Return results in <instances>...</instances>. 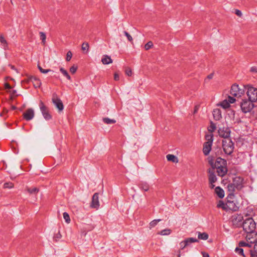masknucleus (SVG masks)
<instances>
[{
    "label": "nucleus",
    "instance_id": "1",
    "mask_svg": "<svg viewBox=\"0 0 257 257\" xmlns=\"http://www.w3.org/2000/svg\"><path fill=\"white\" fill-rule=\"evenodd\" d=\"M242 226L245 232H249L255 230L256 224L252 218L248 217L243 220Z\"/></svg>",
    "mask_w": 257,
    "mask_h": 257
},
{
    "label": "nucleus",
    "instance_id": "2",
    "mask_svg": "<svg viewBox=\"0 0 257 257\" xmlns=\"http://www.w3.org/2000/svg\"><path fill=\"white\" fill-rule=\"evenodd\" d=\"M222 148L224 153L227 155H231L234 150V143L230 138H226L222 140Z\"/></svg>",
    "mask_w": 257,
    "mask_h": 257
},
{
    "label": "nucleus",
    "instance_id": "3",
    "mask_svg": "<svg viewBox=\"0 0 257 257\" xmlns=\"http://www.w3.org/2000/svg\"><path fill=\"white\" fill-rule=\"evenodd\" d=\"M208 160L209 164L211 166L213 169L216 167H222L227 165L226 161L220 157H218L214 161L212 157H209Z\"/></svg>",
    "mask_w": 257,
    "mask_h": 257
},
{
    "label": "nucleus",
    "instance_id": "4",
    "mask_svg": "<svg viewBox=\"0 0 257 257\" xmlns=\"http://www.w3.org/2000/svg\"><path fill=\"white\" fill-rule=\"evenodd\" d=\"M253 101L250 100L243 99L240 103V107L243 112H250L254 107Z\"/></svg>",
    "mask_w": 257,
    "mask_h": 257
},
{
    "label": "nucleus",
    "instance_id": "5",
    "mask_svg": "<svg viewBox=\"0 0 257 257\" xmlns=\"http://www.w3.org/2000/svg\"><path fill=\"white\" fill-rule=\"evenodd\" d=\"M245 88L247 90L246 94L248 97V99L253 102L256 101L257 88L250 85H247Z\"/></svg>",
    "mask_w": 257,
    "mask_h": 257
},
{
    "label": "nucleus",
    "instance_id": "6",
    "mask_svg": "<svg viewBox=\"0 0 257 257\" xmlns=\"http://www.w3.org/2000/svg\"><path fill=\"white\" fill-rule=\"evenodd\" d=\"M230 93L234 97H240L244 94V90L239 88L238 85L234 84L231 87Z\"/></svg>",
    "mask_w": 257,
    "mask_h": 257
},
{
    "label": "nucleus",
    "instance_id": "7",
    "mask_svg": "<svg viewBox=\"0 0 257 257\" xmlns=\"http://www.w3.org/2000/svg\"><path fill=\"white\" fill-rule=\"evenodd\" d=\"M39 107L44 118L47 120L51 119L52 116L49 113V109L43 101H40Z\"/></svg>",
    "mask_w": 257,
    "mask_h": 257
},
{
    "label": "nucleus",
    "instance_id": "8",
    "mask_svg": "<svg viewBox=\"0 0 257 257\" xmlns=\"http://www.w3.org/2000/svg\"><path fill=\"white\" fill-rule=\"evenodd\" d=\"M243 220L241 214H235L232 216V224L236 227L242 226Z\"/></svg>",
    "mask_w": 257,
    "mask_h": 257
},
{
    "label": "nucleus",
    "instance_id": "9",
    "mask_svg": "<svg viewBox=\"0 0 257 257\" xmlns=\"http://www.w3.org/2000/svg\"><path fill=\"white\" fill-rule=\"evenodd\" d=\"M246 233L245 238L246 241L250 243L252 245L253 244H255L257 242V232L254 230Z\"/></svg>",
    "mask_w": 257,
    "mask_h": 257
},
{
    "label": "nucleus",
    "instance_id": "10",
    "mask_svg": "<svg viewBox=\"0 0 257 257\" xmlns=\"http://www.w3.org/2000/svg\"><path fill=\"white\" fill-rule=\"evenodd\" d=\"M219 136L224 139L230 138V130L228 127L222 126L219 127L218 130Z\"/></svg>",
    "mask_w": 257,
    "mask_h": 257
},
{
    "label": "nucleus",
    "instance_id": "11",
    "mask_svg": "<svg viewBox=\"0 0 257 257\" xmlns=\"http://www.w3.org/2000/svg\"><path fill=\"white\" fill-rule=\"evenodd\" d=\"M208 173L209 174L208 179L210 184V188L213 189L215 187L214 183L217 181V177L215 174L214 169H209Z\"/></svg>",
    "mask_w": 257,
    "mask_h": 257
},
{
    "label": "nucleus",
    "instance_id": "12",
    "mask_svg": "<svg viewBox=\"0 0 257 257\" xmlns=\"http://www.w3.org/2000/svg\"><path fill=\"white\" fill-rule=\"evenodd\" d=\"M232 183L235 186L237 190H241L243 187V179L239 176L234 177Z\"/></svg>",
    "mask_w": 257,
    "mask_h": 257
},
{
    "label": "nucleus",
    "instance_id": "13",
    "mask_svg": "<svg viewBox=\"0 0 257 257\" xmlns=\"http://www.w3.org/2000/svg\"><path fill=\"white\" fill-rule=\"evenodd\" d=\"M226 210H231L235 211L238 209V204L235 201H226Z\"/></svg>",
    "mask_w": 257,
    "mask_h": 257
},
{
    "label": "nucleus",
    "instance_id": "14",
    "mask_svg": "<svg viewBox=\"0 0 257 257\" xmlns=\"http://www.w3.org/2000/svg\"><path fill=\"white\" fill-rule=\"evenodd\" d=\"M198 240L195 238L190 237L187 238L184 241H181L180 243V246L181 249H183L187 246L189 245L190 243L193 242H198Z\"/></svg>",
    "mask_w": 257,
    "mask_h": 257
},
{
    "label": "nucleus",
    "instance_id": "15",
    "mask_svg": "<svg viewBox=\"0 0 257 257\" xmlns=\"http://www.w3.org/2000/svg\"><path fill=\"white\" fill-rule=\"evenodd\" d=\"M52 102L59 111H62L64 109V106L61 99L56 96H53Z\"/></svg>",
    "mask_w": 257,
    "mask_h": 257
},
{
    "label": "nucleus",
    "instance_id": "16",
    "mask_svg": "<svg viewBox=\"0 0 257 257\" xmlns=\"http://www.w3.org/2000/svg\"><path fill=\"white\" fill-rule=\"evenodd\" d=\"M24 118L26 120H30L34 117V110L33 108H28L23 113Z\"/></svg>",
    "mask_w": 257,
    "mask_h": 257
},
{
    "label": "nucleus",
    "instance_id": "17",
    "mask_svg": "<svg viewBox=\"0 0 257 257\" xmlns=\"http://www.w3.org/2000/svg\"><path fill=\"white\" fill-rule=\"evenodd\" d=\"M99 206V202L98 199V194L95 193L92 198V202L91 207L97 209Z\"/></svg>",
    "mask_w": 257,
    "mask_h": 257
},
{
    "label": "nucleus",
    "instance_id": "18",
    "mask_svg": "<svg viewBox=\"0 0 257 257\" xmlns=\"http://www.w3.org/2000/svg\"><path fill=\"white\" fill-rule=\"evenodd\" d=\"M212 145L209 142H205L203 144V153L205 156L209 155L211 150Z\"/></svg>",
    "mask_w": 257,
    "mask_h": 257
},
{
    "label": "nucleus",
    "instance_id": "19",
    "mask_svg": "<svg viewBox=\"0 0 257 257\" xmlns=\"http://www.w3.org/2000/svg\"><path fill=\"white\" fill-rule=\"evenodd\" d=\"M216 172L219 176L223 177L227 172V168L226 166L222 167H216Z\"/></svg>",
    "mask_w": 257,
    "mask_h": 257
},
{
    "label": "nucleus",
    "instance_id": "20",
    "mask_svg": "<svg viewBox=\"0 0 257 257\" xmlns=\"http://www.w3.org/2000/svg\"><path fill=\"white\" fill-rule=\"evenodd\" d=\"M29 80L33 83L34 86L36 88L40 87L41 85L40 80L35 76H31L29 78Z\"/></svg>",
    "mask_w": 257,
    "mask_h": 257
},
{
    "label": "nucleus",
    "instance_id": "21",
    "mask_svg": "<svg viewBox=\"0 0 257 257\" xmlns=\"http://www.w3.org/2000/svg\"><path fill=\"white\" fill-rule=\"evenodd\" d=\"M213 115L214 118L216 120H219L222 118L221 111L218 108L214 109L213 111Z\"/></svg>",
    "mask_w": 257,
    "mask_h": 257
},
{
    "label": "nucleus",
    "instance_id": "22",
    "mask_svg": "<svg viewBox=\"0 0 257 257\" xmlns=\"http://www.w3.org/2000/svg\"><path fill=\"white\" fill-rule=\"evenodd\" d=\"M101 62L104 65H108L112 63V60L110 56L105 55H103Z\"/></svg>",
    "mask_w": 257,
    "mask_h": 257
},
{
    "label": "nucleus",
    "instance_id": "23",
    "mask_svg": "<svg viewBox=\"0 0 257 257\" xmlns=\"http://www.w3.org/2000/svg\"><path fill=\"white\" fill-rule=\"evenodd\" d=\"M26 191H27L30 195H36L39 191V189L37 187L30 188L27 187L26 188Z\"/></svg>",
    "mask_w": 257,
    "mask_h": 257
},
{
    "label": "nucleus",
    "instance_id": "24",
    "mask_svg": "<svg viewBox=\"0 0 257 257\" xmlns=\"http://www.w3.org/2000/svg\"><path fill=\"white\" fill-rule=\"evenodd\" d=\"M215 191L217 196L220 198H222L224 196V190L220 187H216L215 189Z\"/></svg>",
    "mask_w": 257,
    "mask_h": 257
},
{
    "label": "nucleus",
    "instance_id": "25",
    "mask_svg": "<svg viewBox=\"0 0 257 257\" xmlns=\"http://www.w3.org/2000/svg\"><path fill=\"white\" fill-rule=\"evenodd\" d=\"M227 189L229 193L233 194L237 190L235 186L232 182L227 185Z\"/></svg>",
    "mask_w": 257,
    "mask_h": 257
},
{
    "label": "nucleus",
    "instance_id": "26",
    "mask_svg": "<svg viewBox=\"0 0 257 257\" xmlns=\"http://www.w3.org/2000/svg\"><path fill=\"white\" fill-rule=\"evenodd\" d=\"M218 106H220L224 109L228 108L230 107V105L227 100L224 99L219 103L217 104Z\"/></svg>",
    "mask_w": 257,
    "mask_h": 257
},
{
    "label": "nucleus",
    "instance_id": "27",
    "mask_svg": "<svg viewBox=\"0 0 257 257\" xmlns=\"http://www.w3.org/2000/svg\"><path fill=\"white\" fill-rule=\"evenodd\" d=\"M138 186L141 190L145 191H148L149 189V185L146 182H141Z\"/></svg>",
    "mask_w": 257,
    "mask_h": 257
},
{
    "label": "nucleus",
    "instance_id": "28",
    "mask_svg": "<svg viewBox=\"0 0 257 257\" xmlns=\"http://www.w3.org/2000/svg\"><path fill=\"white\" fill-rule=\"evenodd\" d=\"M167 159L168 161H171L173 163H178V159L176 156L172 154H168L166 156Z\"/></svg>",
    "mask_w": 257,
    "mask_h": 257
},
{
    "label": "nucleus",
    "instance_id": "29",
    "mask_svg": "<svg viewBox=\"0 0 257 257\" xmlns=\"http://www.w3.org/2000/svg\"><path fill=\"white\" fill-rule=\"evenodd\" d=\"M198 238L199 239L207 240L208 238V234L206 232H198Z\"/></svg>",
    "mask_w": 257,
    "mask_h": 257
},
{
    "label": "nucleus",
    "instance_id": "30",
    "mask_svg": "<svg viewBox=\"0 0 257 257\" xmlns=\"http://www.w3.org/2000/svg\"><path fill=\"white\" fill-rule=\"evenodd\" d=\"M0 42L4 49L5 50L7 49L8 48V43L3 35L0 36Z\"/></svg>",
    "mask_w": 257,
    "mask_h": 257
},
{
    "label": "nucleus",
    "instance_id": "31",
    "mask_svg": "<svg viewBox=\"0 0 257 257\" xmlns=\"http://www.w3.org/2000/svg\"><path fill=\"white\" fill-rule=\"evenodd\" d=\"M103 121L106 124H112L116 122V120L113 119H110L108 117H104L102 119Z\"/></svg>",
    "mask_w": 257,
    "mask_h": 257
},
{
    "label": "nucleus",
    "instance_id": "32",
    "mask_svg": "<svg viewBox=\"0 0 257 257\" xmlns=\"http://www.w3.org/2000/svg\"><path fill=\"white\" fill-rule=\"evenodd\" d=\"M205 139L207 141L206 142H209L211 144H212L213 141V135L212 134H207L205 135Z\"/></svg>",
    "mask_w": 257,
    "mask_h": 257
},
{
    "label": "nucleus",
    "instance_id": "33",
    "mask_svg": "<svg viewBox=\"0 0 257 257\" xmlns=\"http://www.w3.org/2000/svg\"><path fill=\"white\" fill-rule=\"evenodd\" d=\"M60 71L63 74V75L65 76L68 80L71 79L70 76L69 75L67 71L66 70H65L63 68H60Z\"/></svg>",
    "mask_w": 257,
    "mask_h": 257
},
{
    "label": "nucleus",
    "instance_id": "34",
    "mask_svg": "<svg viewBox=\"0 0 257 257\" xmlns=\"http://www.w3.org/2000/svg\"><path fill=\"white\" fill-rule=\"evenodd\" d=\"M238 245L239 247L246 246V247H250L252 246V245L250 243H249L248 242H246L243 241H240L238 243Z\"/></svg>",
    "mask_w": 257,
    "mask_h": 257
},
{
    "label": "nucleus",
    "instance_id": "35",
    "mask_svg": "<svg viewBox=\"0 0 257 257\" xmlns=\"http://www.w3.org/2000/svg\"><path fill=\"white\" fill-rule=\"evenodd\" d=\"M216 128L215 124L211 122L210 126L208 127V130L211 133H213Z\"/></svg>",
    "mask_w": 257,
    "mask_h": 257
},
{
    "label": "nucleus",
    "instance_id": "36",
    "mask_svg": "<svg viewBox=\"0 0 257 257\" xmlns=\"http://www.w3.org/2000/svg\"><path fill=\"white\" fill-rule=\"evenodd\" d=\"M39 34H40V39L42 40V43H43V45H45L46 43V35L43 32H40Z\"/></svg>",
    "mask_w": 257,
    "mask_h": 257
},
{
    "label": "nucleus",
    "instance_id": "37",
    "mask_svg": "<svg viewBox=\"0 0 257 257\" xmlns=\"http://www.w3.org/2000/svg\"><path fill=\"white\" fill-rule=\"evenodd\" d=\"M171 230L169 229H165L160 231L159 233L160 234L162 235H169L171 233Z\"/></svg>",
    "mask_w": 257,
    "mask_h": 257
},
{
    "label": "nucleus",
    "instance_id": "38",
    "mask_svg": "<svg viewBox=\"0 0 257 257\" xmlns=\"http://www.w3.org/2000/svg\"><path fill=\"white\" fill-rule=\"evenodd\" d=\"M226 203H224L222 201H221V200H220L218 202V204L217 205V207L218 208H222L224 210H226Z\"/></svg>",
    "mask_w": 257,
    "mask_h": 257
},
{
    "label": "nucleus",
    "instance_id": "39",
    "mask_svg": "<svg viewBox=\"0 0 257 257\" xmlns=\"http://www.w3.org/2000/svg\"><path fill=\"white\" fill-rule=\"evenodd\" d=\"M235 251L238 254L245 256V255L243 253V249L242 248L237 247L235 249Z\"/></svg>",
    "mask_w": 257,
    "mask_h": 257
},
{
    "label": "nucleus",
    "instance_id": "40",
    "mask_svg": "<svg viewBox=\"0 0 257 257\" xmlns=\"http://www.w3.org/2000/svg\"><path fill=\"white\" fill-rule=\"evenodd\" d=\"M38 68L39 70H40V71L41 73H44V74H46L49 72L52 71V70L49 69H43L42 67L39 64H38Z\"/></svg>",
    "mask_w": 257,
    "mask_h": 257
},
{
    "label": "nucleus",
    "instance_id": "41",
    "mask_svg": "<svg viewBox=\"0 0 257 257\" xmlns=\"http://www.w3.org/2000/svg\"><path fill=\"white\" fill-rule=\"evenodd\" d=\"M14 186V184L12 182H6L4 184V188L5 189H12Z\"/></svg>",
    "mask_w": 257,
    "mask_h": 257
},
{
    "label": "nucleus",
    "instance_id": "42",
    "mask_svg": "<svg viewBox=\"0 0 257 257\" xmlns=\"http://www.w3.org/2000/svg\"><path fill=\"white\" fill-rule=\"evenodd\" d=\"M63 218L65 221L67 223H69L70 222V219L69 214L67 212H64L63 214Z\"/></svg>",
    "mask_w": 257,
    "mask_h": 257
},
{
    "label": "nucleus",
    "instance_id": "43",
    "mask_svg": "<svg viewBox=\"0 0 257 257\" xmlns=\"http://www.w3.org/2000/svg\"><path fill=\"white\" fill-rule=\"evenodd\" d=\"M226 199H227V201H235V200H236L234 198V195L233 193H229Z\"/></svg>",
    "mask_w": 257,
    "mask_h": 257
},
{
    "label": "nucleus",
    "instance_id": "44",
    "mask_svg": "<svg viewBox=\"0 0 257 257\" xmlns=\"http://www.w3.org/2000/svg\"><path fill=\"white\" fill-rule=\"evenodd\" d=\"M161 220L160 219H155L153 221H152L150 223V226L151 227H155L157 224V223L160 222Z\"/></svg>",
    "mask_w": 257,
    "mask_h": 257
},
{
    "label": "nucleus",
    "instance_id": "45",
    "mask_svg": "<svg viewBox=\"0 0 257 257\" xmlns=\"http://www.w3.org/2000/svg\"><path fill=\"white\" fill-rule=\"evenodd\" d=\"M123 33L124 35L126 37L128 41H129L130 42L133 43V39L132 37L131 36V35L127 33L126 31H124Z\"/></svg>",
    "mask_w": 257,
    "mask_h": 257
},
{
    "label": "nucleus",
    "instance_id": "46",
    "mask_svg": "<svg viewBox=\"0 0 257 257\" xmlns=\"http://www.w3.org/2000/svg\"><path fill=\"white\" fill-rule=\"evenodd\" d=\"M153 46V42L152 41L148 42L145 45V49L146 50H148L151 48H152Z\"/></svg>",
    "mask_w": 257,
    "mask_h": 257
},
{
    "label": "nucleus",
    "instance_id": "47",
    "mask_svg": "<svg viewBox=\"0 0 257 257\" xmlns=\"http://www.w3.org/2000/svg\"><path fill=\"white\" fill-rule=\"evenodd\" d=\"M72 57V53L70 51H69L66 55V60L67 61H69Z\"/></svg>",
    "mask_w": 257,
    "mask_h": 257
},
{
    "label": "nucleus",
    "instance_id": "48",
    "mask_svg": "<svg viewBox=\"0 0 257 257\" xmlns=\"http://www.w3.org/2000/svg\"><path fill=\"white\" fill-rule=\"evenodd\" d=\"M89 49V45L88 43H83L82 45V50L83 51L86 50L87 51Z\"/></svg>",
    "mask_w": 257,
    "mask_h": 257
},
{
    "label": "nucleus",
    "instance_id": "49",
    "mask_svg": "<svg viewBox=\"0 0 257 257\" xmlns=\"http://www.w3.org/2000/svg\"><path fill=\"white\" fill-rule=\"evenodd\" d=\"M226 99L227 100V101H228V102L230 104V103H234L236 100L234 97L230 96H228L227 99Z\"/></svg>",
    "mask_w": 257,
    "mask_h": 257
},
{
    "label": "nucleus",
    "instance_id": "50",
    "mask_svg": "<svg viewBox=\"0 0 257 257\" xmlns=\"http://www.w3.org/2000/svg\"><path fill=\"white\" fill-rule=\"evenodd\" d=\"M77 69V67L75 65H73L70 68V71L71 73L74 74L76 72Z\"/></svg>",
    "mask_w": 257,
    "mask_h": 257
},
{
    "label": "nucleus",
    "instance_id": "51",
    "mask_svg": "<svg viewBox=\"0 0 257 257\" xmlns=\"http://www.w3.org/2000/svg\"><path fill=\"white\" fill-rule=\"evenodd\" d=\"M235 14L238 17H241L242 15V12L237 9L235 10Z\"/></svg>",
    "mask_w": 257,
    "mask_h": 257
},
{
    "label": "nucleus",
    "instance_id": "52",
    "mask_svg": "<svg viewBox=\"0 0 257 257\" xmlns=\"http://www.w3.org/2000/svg\"><path fill=\"white\" fill-rule=\"evenodd\" d=\"M125 74L128 76H130L132 74V70L130 68H127L125 70Z\"/></svg>",
    "mask_w": 257,
    "mask_h": 257
},
{
    "label": "nucleus",
    "instance_id": "53",
    "mask_svg": "<svg viewBox=\"0 0 257 257\" xmlns=\"http://www.w3.org/2000/svg\"><path fill=\"white\" fill-rule=\"evenodd\" d=\"M250 257H257L256 252L253 251L252 250H249Z\"/></svg>",
    "mask_w": 257,
    "mask_h": 257
},
{
    "label": "nucleus",
    "instance_id": "54",
    "mask_svg": "<svg viewBox=\"0 0 257 257\" xmlns=\"http://www.w3.org/2000/svg\"><path fill=\"white\" fill-rule=\"evenodd\" d=\"M119 75L118 74H117L116 73H114V79L115 81H118L119 80Z\"/></svg>",
    "mask_w": 257,
    "mask_h": 257
},
{
    "label": "nucleus",
    "instance_id": "55",
    "mask_svg": "<svg viewBox=\"0 0 257 257\" xmlns=\"http://www.w3.org/2000/svg\"><path fill=\"white\" fill-rule=\"evenodd\" d=\"M250 70L251 72L257 73V68L255 67H251Z\"/></svg>",
    "mask_w": 257,
    "mask_h": 257
},
{
    "label": "nucleus",
    "instance_id": "56",
    "mask_svg": "<svg viewBox=\"0 0 257 257\" xmlns=\"http://www.w3.org/2000/svg\"><path fill=\"white\" fill-rule=\"evenodd\" d=\"M5 87L6 89H11L12 88L10 85L7 83H5Z\"/></svg>",
    "mask_w": 257,
    "mask_h": 257
},
{
    "label": "nucleus",
    "instance_id": "57",
    "mask_svg": "<svg viewBox=\"0 0 257 257\" xmlns=\"http://www.w3.org/2000/svg\"><path fill=\"white\" fill-rule=\"evenodd\" d=\"M203 257H209V255L208 253L205 252H202Z\"/></svg>",
    "mask_w": 257,
    "mask_h": 257
},
{
    "label": "nucleus",
    "instance_id": "58",
    "mask_svg": "<svg viewBox=\"0 0 257 257\" xmlns=\"http://www.w3.org/2000/svg\"><path fill=\"white\" fill-rule=\"evenodd\" d=\"M254 251L257 253V242L253 246Z\"/></svg>",
    "mask_w": 257,
    "mask_h": 257
},
{
    "label": "nucleus",
    "instance_id": "59",
    "mask_svg": "<svg viewBox=\"0 0 257 257\" xmlns=\"http://www.w3.org/2000/svg\"><path fill=\"white\" fill-rule=\"evenodd\" d=\"M9 66L11 67V69H13V70H15L17 71V72L18 73V72L17 71V70L16 69V68L13 65H10Z\"/></svg>",
    "mask_w": 257,
    "mask_h": 257
},
{
    "label": "nucleus",
    "instance_id": "60",
    "mask_svg": "<svg viewBox=\"0 0 257 257\" xmlns=\"http://www.w3.org/2000/svg\"><path fill=\"white\" fill-rule=\"evenodd\" d=\"M213 74H210L207 76V78L209 79H211L213 78Z\"/></svg>",
    "mask_w": 257,
    "mask_h": 257
},
{
    "label": "nucleus",
    "instance_id": "61",
    "mask_svg": "<svg viewBox=\"0 0 257 257\" xmlns=\"http://www.w3.org/2000/svg\"><path fill=\"white\" fill-rule=\"evenodd\" d=\"M16 92H17V91H16V90H14L13 91L12 93H13V94H15Z\"/></svg>",
    "mask_w": 257,
    "mask_h": 257
},
{
    "label": "nucleus",
    "instance_id": "62",
    "mask_svg": "<svg viewBox=\"0 0 257 257\" xmlns=\"http://www.w3.org/2000/svg\"><path fill=\"white\" fill-rule=\"evenodd\" d=\"M12 108L13 109H15L16 108V107L15 106H12Z\"/></svg>",
    "mask_w": 257,
    "mask_h": 257
},
{
    "label": "nucleus",
    "instance_id": "63",
    "mask_svg": "<svg viewBox=\"0 0 257 257\" xmlns=\"http://www.w3.org/2000/svg\"><path fill=\"white\" fill-rule=\"evenodd\" d=\"M178 257H180V253H179V255H178Z\"/></svg>",
    "mask_w": 257,
    "mask_h": 257
}]
</instances>
